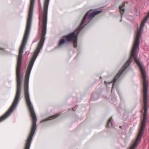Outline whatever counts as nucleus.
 Masks as SVG:
<instances>
[{"label":"nucleus","instance_id":"obj_2","mask_svg":"<svg viewBox=\"0 0 149 149\" xmlns=\"http://www.w3.org/2000/svg\"><path fill=\"white\" fill-rule=\"evenodd\" d=\"M79 26L74 32L70 33L67 36H64L62 37L59 41V45H61L63 44L65 41V40L68 42H70L72 38H73V41L74 43V47H77V40L78 35L81 30L83 28V26H81L80 28Z\"/></svg>","mask_w":149,"mask_h":149},{"label":"nucleus","instance_id":"obj_13","mask_svg":"<svg viewBox=\"0 0 149 149\" xmlns=\"http://www.w3.org/2000/svg\"><path fill=\"white\" fill-rule=\"evenodd\" d=\"M102 78V77H100V78Z\"/></svg>","mask_w":149,"mask_h":149},{"label":"nucleus","instance_id":"obj_4","mask_svg":"<svg viewBox=\"0 0 149 149\" xmlns=\"http://www.w3.org/2000/svg\"><path fill=\"white\" fill-rule=\"evenodd\" d=\"M49 0H45L42 13H39V21H47L48 9Z\"/></svg>","mask_w":149,"mask_h":149},{"label":"nucleus","instance_id":"obj_10","mask_svg":"<svg viewBox=\"0 0 149 149\" xmlns=\"http://www.w3.org/2000/svg\"><path fill=\"white\" fill-rule=\"evenodd\" d=\"M122 21V19H121V20L120 21V22H121Z\"/></svg>","mask_w":149,"mask_h":149},{"label":"nucleus","instance_id":"obj_6","mask_svg":"<svg viewBox=\"0 0 149 149\" xmlns=\"http://www.w3.org/2000/svg\"><path fill=\"white\" fill-rule=\"evenodd\" d=\"M125 6V3H123L122 4L119 6V9L120 12V13L121 14V17H122V15L123 13H124L125 11V9L124 8Z\"/></svg>","mask_w":149,"mask_h":149},{"label":"nucleus","instance_id":"obj_1","mask_svg":"<svg viewBox=\"0 0 149 149\" xmlns=\"http://www.w3.org/2000/svg\"><path fill=\"white\" fill-rule=\"evenodd\" d=\"M144 25L141 24L140 30L138 31L136 37L134 44L132 48L131 55L129 59L127 61L126 63L120 70L117 75L115 76L113 80L114 83L113 84L112 87H113L115 83L116 82L118 77L120 76L123 72L128 67L132 61V57L134 59V61L139 67L141 72L143 79V87H148L147 81L146 79V73L145 69L143 67V64L141 63L139 60L137 58L136 56V53L138 49H139L140 44V38L141 36V32L143 30Z\"/></svg>","mask_w":149,"mask_h":149},{"label":"nucleus","instance_id":"obj_7","mask_svg":"<svg viewBox=\"0 0 149 149\" xmlns=\"http://www.w3.org/2000/svg\"><path fill=\"white\" fill-rule=\"evenodd\" d=\"M112 117H111L108 120L107 124L106 126V127H109V124L110 123L111 125V126L112 127L113 126V124L112 123Z\"/></svg>","mask_w":149,"mask_h":149},{"label":"nucleus","instance_id":"obj_9","mask_svg":"<svg viewBox=\"0 0 149 149\" xmlns=\"http://www.w3.org/2000/svg\"><path fill=\"white\" fill-rule=\"evenodd\" d=\"M77 107H78L77 106H75V107L73 108L72 109V110H73V111L75 110H76V109Z\"/></svg>","mask_w":149,"mask_h":149},{"label":"nucleus","instance_id":"obj_12","mask_svg":"<svg viewBox=\"0 0 149 149\" xmlns=\"http://www.w3.org/2000/svg\"><path fill=\"white\" fill-rule=\"evenodd\" d=\"M104 82H105V83H106V81H105Z\"/></svg>","mask_w":149,"mask_h":149},{"label":"nucleus","instance_id":"obj_8","mask_svg":"<svg viewBox=\"0 0 149 149\" xmlns=\"http://www.w3.org/2000/svg\"><path fill=\"white\" fill-rule=\"evenodd\" d=\"M149 18V17L147 16L145 17V18H144V20H143V22L141 24L144 25L145 22H146L147 21V20Z\"/></svg>","mask_w":149,"mask_h":149},{"label":"nucleus","instance_id":"obj_3","mask_svg":"<svg viewBox=\"0 0 149 149\" xmlns=\"http://www.w3.org/2000/svg\"><path fill=\"white\" fill-rule=\"evenodd\" d=\"M102 11L101 10H95L93 12L89 11L85 15L83 19L82 22L79 26V28L81 26L83 27L87 24L92 18L96 15L99 14Z\"/></svg>","mask_w":149,"mask_h":149},{"label":"nucleus","instance_id":"obj_5","mask_svg":"<svg viewBox=\"0 0 149 149\" xmlns=\"http://www.w3.org/2000/svg\"><path fill=\"white\" fill-rule=\"evenodd\" d=\"M59 115L58 114H55L53 116H51L50 117H49L43 120H42L41 121V122L42 123L43 122L46 121L47 120H52L54 118L57 117L58 116H59Z\"/></svg>","mask_w":149,"mask_h":149},{"label":"nucleus","instance_id":"obj_11","mask_svg":"<svg viewBox=\"0 0 149 149\" xmlns=\"http://www.w3.org/2000/svg\"><path fill=\"white\" fill-rule=\"evenodd\" d=\"M120 128H122V127H121V126H120Z\"/></svg>","mask_w":149,"mask_h":149}]
</instances>
